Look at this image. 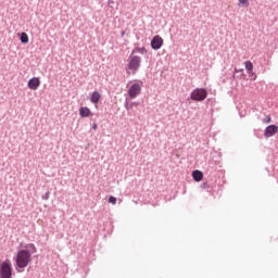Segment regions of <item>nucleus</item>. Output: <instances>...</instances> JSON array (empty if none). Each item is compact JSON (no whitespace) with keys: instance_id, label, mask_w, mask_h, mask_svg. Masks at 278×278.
Segmentation results:
<instances>
[{"instance_id":"nucleus-1","label":"nucleus","mask_w":278,"mask_h":278,"mask_svg":"<svg viewBox=\"0 0 278 278\" xmlns=\"http://www.w3.org/2000/svg\"><path fill=\"white\" fill-rule=\"evenodd\" d=\"M37 251L38 249H36V244H25L24 249L17 252L15 258V264L17 268H27V266H29V263L31 262V255H34V253H37Z\"/></svg>"},{"instance_id":"nucleus-2","label":"nucleus","mask_w":278,"mask_h":278,"mask_svg":"<svg viewBox=\"0 0 278 278\" xmlns=\"http://www.w3.org/2000/svg\"><path fill=\"white\" fill-rule=\"evenodd\" d=\"M140 64H142V58L139 55H134L128 59V64L126 65L127 75H136L140 70Z\"/></svg>"},{"instance_id":"nucleus-3","label":"nucleus","mask_w":278,"mask_h":278,"mask_svg":"<svg viewBox=\"0 0 278 278\" xmlns=\"http://www.w3.org/2000/svg\"><path fill=\"white\" fill-rule=\"evenodd\" d=\"M144 83L142 80H137L128 89V96L130 99H136L142 92V86Z\"/></svg>"},{"instance_id":"nucleus-4","label":"nucleus","mask_w":278,"mask_h":278,"mask_svg":"<svg viewBox=\"0 0 278 278\" xmlns=\"http://www.w3.org/2000/svg\"><path fill=\"white\" fill-rule=\"evenodd\" d=\"M190 99L192 101H205L207 99V89L197 88L190 93Z\"/></svg>"},{"instance_id":"nucleus-5","label":"nucleus","mask_w":278,"mask_h":278,"mask_svg":"<svg viewBox=\"0 0 278 278\" xmlns=\"http://www.w3.org/2000/svg\"><path fill=\"white\" fill-rule=\"evenodd\" d=\"M0 278H12V264L7 261L0 265Z\"/></svg>"},{"instance_id":"nucleus-6","label":"nucleus","mask_w":278,"mask_h":278,"mask_svg":"<svg viewBox=\"0 0 278 278\" xmlns=\"http://www.w3.org/2000/svg\"><path fill=\"white\" fill-rule=\"evenodd\" d=\"M162 45H164V39H162V37H160V35H156L152 38L151 48L154 51H160V49H162Z\"/></svg>"},{"instance_id":"nucleus-7","label":"nucleus","mask_w":278,"mask_h":278,"mask_svg":"<svg viewBox=\"0 0 278 278\" xmlns=\"http://www.w3.org/2000/svg\"><path fill=\"white\" fill-rule=\"evenodd\" d=\"M278 132V126L275 124H271L267 126L264 130V138H273Z\"/></svg>"},{"instance_id":"nucleus-8","label":"nucleus","mask_w":278,"mask_h":278,"mask_svg":"<svg viewBox=\"0 0 278 278\" xmlns=\"http://www.w3.org/2000/svg\"><path fill=\"white\" fill-rule=\"evenodd\" d=\"M28 88L30 90H38L40 88V78L38 77H33L28 80Z\"/></svg>"},{"instance_id":"nucleus-9","label":"nucleus","mask_w":278,"mask_h":278,"mask_svg":"<svg viewBox=\"0 0 278 278\" xmlns=\"http://www.w3.org/2000/svg\"><path fill=\"white\" fill-rule=\"evenodd\" d=\"M79 116L80 118H88V116H92V112L88 106H81L79 109Z\"/></svg>"},{"instance_id":"nucleus-10","label":"nucleus","mask_w":278,"mask_h":278,"mask_svg":"<svg viewBox=\"0 0 278 278\" xmlns=\"http://www.w3.org/2000/svg\"><path fill=\"white\" fill-rule=\"evenodd\" d=\"M192 177L194 181H201L203 179V172L195 169L192 172Z\"/></svg>"},{"instance_id":"nucleus-11","label":"nucleus","mask_w":278,"mask_h":278,"mask_svg":"<svg viewBox=\"0 0 278 278\" xmlns=\"http://www.w3.org/2000/svg\"><path fill=\"white\" fill-rule=\"evenodd\" d=\"M100 99H101V93H99V91H93L90 97L91 103H99Z\"/></svg>"},{"instance_id":"nucleus-12","label":"nucleus","mask_w":278,"mask_h":278,"mask_svg":"<svg viewBox=\"0 0 278 278\" xmlns=\"http://www.w3.org/2000/svg\"><path fill=\"white\" fill-rule=\"evenodd\" d=\"M233 77L237 79H242L244 77V70L235 68Z\"/></svg>"},{"instance_id":"nucleus-13","label":"nucleus","mask_w":278,"mask_h":278,"mask_svg":"<svg viewBox=\"0 0 278 278\" xmlns=\"http://www.w3.org/2000/svg\"><path fill=\"white\" fill-rule=\"evenodd\" d=\"M20 40L22 45H27V42H29V36L27 35V33H22L20 36Z\"/></svg>"},{"instance_id":"nucleus-14","label":"nucleus","mask_w":278,"mask_h":278,"mask_svg":"<svg viewBox=\"0 0 278 278\" xmlns=\"http://www.w3.org/2000/svg\"><path fill=\"white\" fill-rule=\"evenodd\" d=\"M132 53H140V55H144V53H147V49L144 47L141 48H135L132 50Z\"/></svg>"},{"instance_id":"nucleus-15","label":"nucleus","mask_w":278,"mask_h":278,"mask_svg":"<svg viewBox=\"0 0 278 278\" xmlns=\"http://www.w3.org/2000/svg\"><path fill=\"white\" fill-rule=\"evenodd\" d=\"M245 68H247V71H253V63L251 61H247Z\"/></svg>"},{"instance_id":"nucleus-16","label":"nucleus","mask_w":278,"mask_h":278,"mask_svg":"<svg viewBox=\"0 0 278 278\" xmlns=\"http://www.w3.org/2000/svg\"><path fill=\"white\" fill-rule=\"evenodd\" d=\"M200 188H201L202 190H207V191H210V184H207V182H202V184L200 185Z\"/></svg>"},{"instance_id":"nucleus-17","label":"nucleus","mask_w":278,"mask_h":278,"mask_svg":"<svg viewBox=\"0 0 278 278\" xmlns=\"http://www.w3.org/2000/svg\"><path fill=\"white\" fill-rule=\"evenodd\" d=\"M238 5H244V8H249V0H239Z\"/></svg>"},{"instance_id":"nucleus-18","label":"nucleus","mask_w":278,"mask_h":278,"mask_svg":"<svg viewBox=\"0 0 278 278\" xmlns=\"http://www.w3.org/2000/svg\"><path fill=\"white\" fill-rule=\"evenodd\" d=\"M263 123L265 124L273 123V118L270 117V115H266L265 118L263 119Z\"/></svg>"},{"instance_id":"nucleus-19","label":"nucleus","mask_w":278,"mask_h":278,"mask_svg":"<svg viewBox=\"0 0 278 278\" xmlns=\"http://www.w3.org/2000/svg\"><path fill=\"white\" fill-rule=\"evenodd\" d=\"M109 203H112V205H116V197L114 195L109 197Z\"/></svg>"},{"instance_id":"nucleus-20","label":"nucleus","mask_w":278,"mask_h":278,"mask_svg":"<svg viewBox=\"0 0 278 278\" xmlns=\"http://www.w3.org/2000/svg\"><path fill=\"white\" fill-rule=\"evenodd\" d=\"M49 191L48 192H46L43 195H42V199H43V201H47L48 199H49Z\"/></svg>"},{"instance_id":"nucleus-21","label":"nucleus","mask_w":278,"mask_h":278,"mask_svg":"<svg viewBox=\"0 0 278 278\" xmlns=\"http://www.w3.org/2000/svg\"><path fill=\"white\" fill-rule=\"evenodd\" d=\"M98 127H99V125H97V124H93V125H92V129H94V130H97Z\"/></svg>"},{"instance_id":"nucleus-22","label":"nucleus","mask_w":278,"mask_h":278,"mask_svg":"<svg viewBox=\"0 0 278 278\" xmlns=\"http://www.w3.org/2000/svg\"><path fill=\"white\" fill-rule=\"evenodd\" d=\"M122 36H125V31H122Z\"/></svg>"},{"instance_id":"nucleus-23","label":"nucleus","mask_w":278,"mask_h":278,"mask_svg":"<svg viewBox=\"0 0 278 278\" xmlns=\"http://www.w3.org/2000/svg\"><path fill=\"white\" fill-rule=\"evenodd\" d=\"M83 278H86V274L83 276Z\"/></svg>"}]
</instances>
